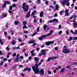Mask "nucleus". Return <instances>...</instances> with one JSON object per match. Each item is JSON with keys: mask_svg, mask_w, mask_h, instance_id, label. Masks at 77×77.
Returning <instances> with one entry per match:
<instances>
[{"mask_svg": "<svg viewBox=\"0 0 77 77\" xmlns=\"http://www.w3.org/2000/svg\"><path fill=\"white\" fill-rule=\"evenodd\" d=\"M38 64H35V66L32 67V69L35 72V74H38L39 73L40 75H44V70L42 68L38 69Z\"/></svg>", "mask_w": 77, "mask_h": 77, "instance_id": "obj_1", "label": "nucleus"}, {"mask_svg": "<svg viewBox=\"0 0 77 77\" xmlns=\"http://www.w3.org/2000/svg\"><path fill=\"white\" fill-rule=\"evenodd\" d=\"M22 8L24 9V11H25V12H26L28 11V9H29V6L26 5V3H23L22 4Z\"/></svg>", "mask_w": 77, "mask_h": 77, "instance_id": "obj_2", "label": "nucleus"}, {"mask_svg": "<svg viewBox=\"0 0 77 77\" xmlns=\"http://www.w3.org/2000/svg\"><path fill=\"white\" fill-rule=\"evenodd\" d=\"M63 52L65 54H68V53H69V51L68 49H65L63 50Z\"/></svg>", "mask_w": 77, "mask_h": 77, "instance_id": "obj_3", "label": "nucleus"}, {"mask_svg": "<svg viewBox=\"0 0 77 77\" xmlns=\"http://www.w3.org/2000/svg\"><path fill=\"white\" fill-rule=\"evenodd\" d=\"M48 26H47V25H45L44 26V29L45 31H48L50 29V28H48ZM46 28H47V29H46Z\"/></svg>", "mask_w": 77, "mask_h": 77, "instance_id": "obj_4", "label": "nucleus"}, {"mask_svg": "<svg viewBox=\"0 0 77 77\" xmlns=\"http://www.w3.org/2000/svg\"><path fill=\"white\" fill-rule=\"evenodd\" d=\"M51 44H54V42H49L45 43L46 45H50Z\"/></svg>", "mask_w": 77, "mask_h": 77, "instance_id": "obj_5", "label": "nucleus"}, {"mask_svg": "<svg viewBox=\"0 0 77 77\" xmlns=\"http://www.w3.org/2000/svg\"><path fill=\"white\" fill-rule=\"evenodd\" d=\"M68 12H69V10L68 9H66L65 12L67 16H69V15Z\"/></svg>", "mask_w": 77, "mask_h": 77, "instance_id": "obj_6", "label": "nucleus"}, {"mask_svg": "<svg viewBox=\"0 0 77 77\" xmlns=\"http://www.w3.org/2000/svg\"><path fill=\"white\" fill-rule=\"evenodd\" d=\"M34 59L35 61H36V62H35L36 65L38 63V62H39V59L38 58L36 57H34Z\"/></svg>", "mask_w": 77, "mask_h": 77, "instance_id": "obj_7", "label": "nucleus"}, {"mask_svg": "<svg viewBox=\"0 0 77 77\" xmlns=\"http://www.w3.org/2000/svg\"><path fill=\"white\" fill-rule=\"evenodd\" d=\"M35 42V40H33L29 41V42H27L28 44H31L34 43Z\"/></svg>", "mask_w": 77, "mask_h": 77, "instance_id": "obj_8", "label": "nucleus"}, {"mask_svg": "<svg viewBox=\"0 0 77 77\" xmlns=\"http://www.w3.org/2000/svg\"><path fill=\"white\" fill-rule=\"evenodd\" d=\"M73 25L74 26L75 28H77V22H75L73 23Z\"/></svg>", "mask_w": 77, "mask_h": 77, "instance_id": "obj_9", "label": "nucleus"}, {"mask_svg": "<svg viewBox=\"0 0 77 77\" xmlns=\"http://www.w3.org/2000/svg\"><path fill=\"white\" fill-rule=\"evenodd\" d=\"M41 53H42V54L45 55V50H42L41 51Z\"/></svg>", "mask_w": 77, "mask_h": 77, "instance_id": "obj_10", "label": "nucleus"}, {"mask_svg": "<svg viewBox=\"0 0 77 77\" xmlns=\"http://www.w3.org/2000/svg\"><path fill=\"white\" fill-rule=\"evenodd\" d=\"M30 11H29L27 15L26 16V18H29V17H30Z\"/></svg>", "mask_w": 77, "mask_h": 77, "instance_id": "obj_11", "label": "nucleus"}, {"mask_svg": "<svg viewBox=\"0 0 77 77\" xmlns=\"http://www.w3.org/2000/svg\"><path fill=\"white\" fill-rule=\"evenodd\" d=\"M66 3H67L66 1V0H65L63 2H61V4L62 5H66Z\"/></svg>", "mask_w": 77, "mask_h": 77, "instance_id": "obj_12", "label": "nucleus"}, {"mask_svg": "<svg viewBox=\"0 0 77 77\" xmlns=\"http://www.w3.org/2000/svg\"><path fill=\"white\" fill-rule=\"evenodd\" d=\"M58 11L59 10V6L57 4H56V9L54 10V11Z\"/></svg>", "mask_w": 77, "mask_h": 77, "instance_id": "obj_13", "label": "nucleus"}, {"mask_svg": "<svg viewBox=\"0 0 77 77\" xmlns=\"http://www.w3.org/2000/svg\"><path fill=\"white\" fill-rule=\"evenodd\" d=\"M43 14H44V12L41 11L40 13V17H43Z\"/></svg>", "mask_w": 77, "mask_h": 77, "instance_id": "obj_14", "label": "nucleus"}, {"mask_svg": "<svg viewBox=\"0 0 77 77\" xmlns=\"http://www.w3.org/2000/svg\"><path fill=\"white\" fill-rule=\"evenodd\" d=\"M53 33V31H50V32L48 34V36H50L52 33Z\"/></svg>", "mask_w": 77, "mask_h": 77, "instance_id": "obj_15", "label": "nucleus"}, {"mask_svg": "<svg viewBox=\"0 0 77 77\" xmlns=\"http://www.w3.org/2000/svg\"><path fill=\"white\" fill-rule=\"evenodd\" d=\"M36 13V10H34L32 14V15H34V14H35Z\"/></svg>", "mask_w": 77, "mask_h": 77, "instance_id": "obj_16", "label": "nucleus"}, {"mask_svg": "<svg viewBox=\"0 0 77 77\" xmlns=\"http://www.w3.org/2000/svg\"><path fill=\"white\" fill-rule=\"evenodd\" d=\"M7 14H2V17H7Z\"/></svg>", "mask_w": 77, "mask_h": 77, "instance_id": "obj_17", "label": "nucleus"}, {"mask_svg": "<svg viewBox=\"0 0 77 77\" xmlns=\"http://www.w3.org/2000/svg\"><path fill=\"white\" fill-rule=\"evenodd\" d=\"M47 36H48V34H47L46 35H42V37L43 38H45V37H46Z\"/></svg>", "mask_w": 77, "mask_h": 77, "instance_id": "obj_18", "label": "nucleus"}, {"mask_svg": "<svg viewBox=\"0 0 77 77\" xmlns=\"http://www.w3.org/2000/svg\"><path fill=\"white\" fill-rule=\"evenodd\" d=\"M51 60V57H49L48 58V60L46 61V62H49L50 61V60Z\"/></svg>", "mask_w": 77, "mask_h": 77, "instance_id": "obj_19", "label": "nucleus"}, {"mask_svg": "<svg viewBox=\"0 0 77 77\" xmlns=\"http://www.w3.org/2000/svg\"><path fill=\"white\" fill-rule=\"evenodd\" d=\"M19 23V21H16L14 22V24L16 25H17Z\"/></svg>", "mask_w": 77, "mask_h": 77, "instance_id": "obj_20", "label": "nucleus"}, {"mask_svg": "<svg viewBox=\"0 0 77 77\" xmlns=\"http://www.w3.org/2000/svg\"><path fill=\"white\" fill-rule=\"evenodd\" d=\"M53 20H54V21H56V23H58V22L59 21V20H58L56 19H53Z\"/></svg>", "mask_w": 77, "mask_h": 77, "instance_id": "obj_21", "label": "nucleus"}, {"mask_svg": "<svg viewBox=\"0 0 77 77\" xmlns=\"http://www.w3.org/2000/svg\"><path fill=\"white\" fill-rule=\"evenodd\" d=\"M48 73L49 75H51V72L49 70L48 71Z\"/></svg>", "mask_w": 77, "mask_h": 77, "instance_id": "obj_22", "label": "nucleus"}, {"mask_svg": "<svg viewBox=\"0 0 77 77\" xmlns=\"http://www.w3.org/2000/svg\"><path fill=\"white\" fill-rule=\"evenodd\" d=\"M5 4H7V5H9V2L8 1H5L4 2Z\"/></svg>", "mask_w": 77, "mask_h": 77, "instance_id": "obj_23", "label": "nucleus"}, {"mask_svg": "<svg viewBox=\"0 0 77 77\" xmlns=\"http://www.w3.org/2000/svg\"><path fill=\"white\" fill-rule=\"evenodd\" d=\"M36 3L38 4H40V3H41V0H37Z\"/></svg>", "mask_w": 77, "mask_h": 77, "instance_id": "obj_24", "label": "nucleus"}, {"mask_svg": "<svg viewBox=\"0 0 77 77\" xmlns=\"http://www.w3.org/2000/svg\"><path fill=\"white\" fill-rule=\"evenodd\" d=\"M38 32H35L32 35V36H34L36 34H37V33Z\"/></svg>", "mask_w": 77, "mask_h": 77, "instance_id": "obj_25", "label": "nucleus"}, {"mask_svg": "<svg viewBox=\"0 0 77 77\" xmlns=\"http://www.w3.org/2000/svg\"><path fill=\"white\" fill-rule=\"evenodd\" d=\"M2 40H3L2 39H0V42L2 45H3V42L2 41Z\"/></svg>", "mask_w": 77, "mask_h": 77, "instance_id": "obj_26", "label": "nucleus"}, {"mask_svg": "<svg viewBox=\"0 0 77 77\" xmlns=\"http://www.w3.org/2000/svg\"><path fill=\"white\" fill-rule=\"evenodd\" d=\"M65 71V68H63L60 71V73H62V72H63Z\"/></svg>", "mask_w": 77, "mask_h": 77, "instance_id": "obj_27", "label": "nucleus"}, {"mask_svg": "<svg viewBox=\"0 0 77 77\" xmlns=\"http://www.w3.org/2000/svg\"><path fill=\"white\" fill-rule=\"evenodd\" d=\"M19 58H16V59H15V60H14V62H18V59H19Z\"/></svg>", "mask_w": 77, "mask_h": 77, "instance_id": "obj_28", "label": "nucleus"}, {"mask_svg": "<svg viewBox=\"0 0 77 77\" xmlns=\"http://www.w3.org/2000/svg\"><path fill=\"white\" fill-rule=\"evenodd\" d=\"M71 66H68L67 67V69H71Z\"/></svg>", "mask_w": 77, "mask_h": 77, "instance_id": "obj_29", "label": "nucleus"}, {"mask_svg": "<svg viewBox=\"0 0 77 77\" xmlns=\"http://www.w3.org/2000/svg\"><path fill=\"white\" fill-rule=\"evenodd\" d=\"M27 23L25 21L23 22V24L24 26H25V25H26V24Z\"/></svg>", "mask_w": 77, "mask_h": 77, "instance_id": "obj_30", "label": "nucleus"}, {"mask_svg": "<svg viewBox=\"0 0 77 77\" xmlns=\"http://www.w3.org/2000/svg\"><path fill=\"white\" fill-rule=\"evenodd\" d=\"M66 33L67 35H69V31H66Z\"/></svg>", "mask_w": 77, "mask_h": 77, "instance_id": "obj_31", "label": "nucleus"}, {"mask_svg": "<svg viewBox=\"0 0 77 77\" xmlns=\"http://www.w3.org/2000/svg\"><path fill=\"white\" fill-rule=\"evenodd\" d=\"M66 6H69L70 4H69V2H67L66 3Z\"/></svg>", "mask_w": 77, "mask_h": 77, "instance_id": "obj_32", "label": "nucleus"}, {"mask_svg": "<svg viewBox=\"0 0 77 77\" xmlns=\"http://www.w3.org/2000/svg\"><path fill=\"white\" fill-rule=\"evenodd\" d=\"M77 30L76 29H75V32L73 33V35H77Z\"/></svg>", "mask_w": 77, "mask_h": 77, "instance_id": "obj_33", "label": "nucleus"}, {"mask_svg": "<svg viewBox=\"0 0 77 77\" xmlns=\"http://www.w3.org/2000/svg\"><path fill=\"white\" fill-rule=\"evenodd\" d=\"M27 71H31V68H27Z\"/></svg>", "mask_w": 77, "mask_h": 77, "instance_id": "obj_34", "label": "nucleus"}, {"mask_svg": "<svg viewBox=\"0 0 77 77\" xmlns=\"http://www.w3.org/2000/svg\"><path fill=\"white\" fill-rule=\"evenodd\" d=\"M24 26L23 27V29H27V27L26 25H24Z\"/></svg>", "mask_w": 77, "mask_h": 77, "instance_id": "obj_35", "label": "nucleus"}, {"mask_svg": "<svg viewBox=\"0 0 77 77\" xmlns=\"http://www.w3.org/2000/svg\"><path fill=\"white\" fill-rule=\"evenodd\" d=\"M72 39H73V37H70V38L69 39V41H71V40H72Z\"/></svg>", "mask_w": 77, "mask_h": 77, "instance_id": "obj_36", "label": "nucleus"}, {"mask_svg": "<svg viewBox=\"0 0 77 77\" xmlns=\"http://www.w3.org/2000/svg\"><path fill=\"white\" fill-rule=\"evenodd\" d=\"M48 22H50L51 23H53V22H54V20H49L48 23Z\"/></svg>", "mask_w": 77, "mask_h": 77, "instance_id": "obj_37", "label": "nucleus"}, {"mask_svg": "<svg viewBox=\"0 0 77 77\" xmlns=\"http://www.w3.org/2000/svg\"><path fill=\"white\" fill-rule=\"evenodd\" d=\"M38 39L40 41H41V40H42V39H43V38L42 37H39L38 38Z\"/></svg>", "mask_w": 77, "mask_h": 77, "instance_id": "obj_38", "label": "nucleus"}, {"mask_svg": "<svg viewBox=\"0 0 77 77\" xmlns=\"http://www.w3.org/2000/svg\"><path fill=\"white\" fill-rule=\"evenodd\" d=\"M39 27H38V28L37 29V31L38 32H39Z\"/></svg>", "mask_w": 77, "mask_h": 77, "instance_id": "obj_39", "label": "nucleus"}, {"mask_svg": "<svg viewBox=\"0 0 77 77\" xmlns=\"http://www.w3.org/2000/svg\"><path fill=\"white\" fill-rule=\"evenodd\" d=\"M19 42H21L22 40L20 39V38H18V39Z\"/></svg>", "mask_w": 77, "mask_h": 77, "instance_id": "obj_40", "label": "nucleus"}, {"mask_svg": "<svg viewBox=\"0 0 77 77\" xmlns=\"http://www.w3.org/2000/svg\"><path fill=\"white\" fill-rule=\"evenodd\" d=\"M58 27L60 29H61V28H62V25H61V24H60V25L58 26Z\"/></svg>", "mask_w": 77, "mask_h": 77, "instance_id": "obj_41", "label": "nucleus"}, {"mask_svg": "<svg viewBox=\"0 0 77 77\" xmlns=\"http://www.w3.org/2000/svg\"><path fill=\"white\" fill-rule=\"evenodd\" d=\"M56 58H57V57H51V59H52V60H53V59H56Z\"/></svg>", "mask_w": 77, "mask_h": 77, "instance_id": "obj_42", "label": "nucleus"}, {"mask_svg": "<svg viewBox=\"0 0 77 77\" xmlns=\"http://www.w3.org/2000/svg\"><path fill=\"white\" fill-rule=\"evenodd\" d=\"M72 65H77V63L74 62L72 63Z\"/></svg>", "mask_w": 77, "mask_h": 77, "instance_id": "obj_43", "label": "nucleus"}, {"mask_svg": "<svg viewBox=\"0 0 77 77\" xmlns=\"http://www.w3.org/2000/svg\"><path fill=\"white\" fill-rule=\"evenodd\" d=\"M24 33H29V32L26 30L24 31Z\"/></svg>", "mask_w": 77, "mask_h": 77, "instance_id": "obj_44", "label": "nucleus"}, {"mask_svg": "<svg viewBox=\"0 0 77 77\" xmlns=\"http://www.w3.org/2000/svg\"><path fill=\"white\" fill-rule=\"evenodd\" d=\"M12 45H15V42L14 41H13L12 42Z\"/></svg>", "mask_w": 77, "mask_h": 77, "instance_id": "obj_45", "label": "nucleus"}, {"mask_svg": "<svg viewBox=\"0 0 77 77\" xmlns=\"http://www.w3.org/2000/svg\"><path fill=\"white\" fill-rule=\"evenodd\" d=\"M63 12V10L61 11L60 12V14L61 15H62V13Z\"/></svg>", "mask_w": 77, "mask_h": 77, "instance_id": "obj_46", "label": "nucleus"}, {"mask_svg": "<svg viewBox=\"0 0 77 77\" xmlns=\"http://www.w3.org/2000/svg\"><path fill=\"white\" fill-rule=\"evenodd\" d=\"M2 6L3 7V8H5L6 6V4H4Z\"/></svg>", "mask_w": 77, "mask_h": 77, "instance_id": "obj_47", "label": "nucleus"}, {"mask_svg": "<svg viewBox=\"0 0 77 77\" xmlns=\"http://www.w3.org/2000/svg\"><path fill=\"white\" fill-rule=\"evenodd\" d=\"M12 56L13 57H15V56H16V53H14V54H12Z\"/></svg>", "mask_w": 77, "mask_h": 77, "instance_id": "obj_48", "label": "nucleus"}, {"mask_svg": "<svg viewBox=\"0 0 77 77\" xmlns=\"http://www.w3.org/2000/svg\"><path fill=\"white\" fill-rule=\"evenodd\" d=\"M45 3L46 4V5H48V1H46L45 2Z\"/></svg>", "mask_w": 77, "mask_h": 77, "instance_id": "obj_49", "label": "nucleus"}, {"mask_svg": "<svg viewBox=\"0 0 77 77\" xmlns=\"http://www.w3.org/2000/svg\"><path fill=\"white\" fill-rule=\"evenodd\" d=\"M4 62L3 61L1 62L0 63V65H3V64Z\"/></svg>", "mask_w": 77, "mask_h": 77, "instance_id": "obj_50", "label": "nucleus"}, {"mask_svg": "<svg viewBox=\"0 0 77 77\" xmlns=\"http://www.w3.org/2000/svg\"><path fill=\"white\" fill-rule=\"evenodd\" d=\"M62 33V31H60L59 32V35H61Z\"/></svg>", "mask_w": 77, "mask_h": 77, "instance_id": "obj_51", "label": "nucleus"}, {"mask_svg": "<svg viewBox=\"0 0 77 77\" xmlns=\"http://www.w3.org/2000/svg\"><path fill=\"white\" fill-rule=\"evenodd\" d=\"M34 23H37V20L36 19H35L34 20Z\"/></svg>", "mask_w": 77, "mask_h": 77, "instance_id": "obj_52", "label": "nucleus"}, {"mask_svg": "<svg viewBox=\"0 0 77 77\" xmlns=\"http://www.w3.org/2000/svg\"><path fill=\"white\" fill-rule=\"evenodd\" d=\"M20 56V54H18L17 55V57H16V58L17 59H19V57Z\"/></svg>", "mask_w": 77, "mask_h": 77, "instance_id": "obj_53", "label": "nucleus"}, {"mask_svg": "<svg viewBox=\"0 0 77 77\" xmlns=\"http://www.w3.org/2000/svg\"><path fill=\"white\" fill-rule=\"evenodd\" d=\"M12 6V7H13V8H15V7H16V4H13Z\"/></svg>", "mask_w": 77, "mask_h": 77, "instance_id": "obj_54", "label": "nucleus"}, {"mask_svg": "<svg viewBox=\"0 0 77 77\" xmlns=\"http://www.w3.org/2000/svg\"><path fill=\"white\" fill-rule=\"evenodd\" d=\"M20 45H19V46L16 48V49H20Z\"/></svg>", "mask_w": 77, "mask_h": 77, "instance_id": "obj_55", "label": "nucleus"}, {"mask_svg": "<svg viewBox=\"0 0 77 77\" xmlns=\"http://www.w3.org/2000/svg\"><path fill=\"white\" fill-rule=\"evenodd\" d=\"M74 17V16L72 15L69 19V20H71Z\"/></svg>", "mask_w": 77, "mask_h": 77, "instance_id": "obj_56", "label": "nucleus"}, {"mask_svg": "<svg viewBox=\"0 0 77 77\" xmlns=\"http://www.w3.org/2000/svg\"><path fill=\"white\" fill-rule=\"evenodd\" d=\"M58 14H56L54 15V17H57Z\"/></svg>", "mask_w": 77, "mask_h": 77, "instance_id": "obj_57", "label": "nucleus"}, {"mask_svg": "<svg viewBox=\"0 0 77 77\" xmlns=\"http://www.w3.org/2000/svg\"><path fill=\"white\" fill-rule=\"evenodd\" d=\"M4 61H6V60H8V59L6 58H5L3 59Z\"/></svg>", "mask_w": 77, "mask_h": 77, "instance_id": "obj_58", "label": "nucleus"}, {"mask_svg": "<svg viewBox=\"0 0 77 77\" xmlns=\"http://www.w3.org/2000/svg\"><path fill=\"white\" fill-rule=\"evenodd\" d=\"M34 51H35V50H32L31 52V54H32L33 53V52H34Z\"/></svg>", "mask_w": 77, "mask_h": 77, "instance_id": "obj_59", "label": "nucleus"}, {"mask_svg": "<svg viewBox=\"0 0 77 77\" xmlns=\"http://www.w3.org/2000/svg\"><path fill=\"white\" fill-rule=\"evenodd\" d=\"M28 54L26 53H25V55L26 57H27V56H28Z\"/></svg>", "mask_w": 77, "mask_h": 77, "instance_id": "obj_60", "label": "nucleus"}, {"mask_svg": "<svg viewBox=\"0 0 77 77\" xmlns=\"http://www.w3.org/2000/svg\"><path fill=\"white\" fill-rule=\"evenodd\" d=\"M6 50L9 51V48L8 47H7L6 48Z\"/></svg>", "mask_w": 77, "mask_h": 77, "instance_id": "obj_61", "label": "nucleus"}, {"mask_svg": "<svg viewBox=\"0 0 77 77\" xmlns=\"http://www.w3.org/2000/svg\"><path fill=\"white\" fill-rule=\"evenodd\" d=\"M24 57L23 56H21L20 57V59H23Z\"/></svg>", "mask_w": 77, "mask_h": 77, "instance_id": "obj_62", "label": "nucleus"}, {"mask_svg": "<svg viewBox=\"0 0 77 77\" xmlns=\"http://www.w3.org/2000/svg\"><path fill=\"white\" fill-rule=\"evenodd\" d=\"M36 45V43H34L33 44V46H35Z\"/></svg>", "mask_w": 77, "mask_h": 77, "instance_id": "obj_63", "label": "nucleus"}, {"mask_svg": "<svg viewBox=\"0 0 77 77\" xmlns=\"http://www.w3.org/2000/svg\"><path fill=\"white\" fill-rule=\"evenodd\" d=\"M10 10H11L12 9V6H10Z\"/></svg>", "mask_w": 77, "mask_h": 77, "instance_id": "obj_64", "label": "nucleus"}]
</instances>
